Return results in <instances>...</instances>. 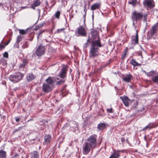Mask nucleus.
<instances>
[{
	"label": "nucleus",
	"instance_id": "obj_15",
	"mask_svg": "<svg viewBox=\"0 0 158 158\" xmlns=\"http://www.w3.org/2000/svg\"><path fill=\"white\" fill-rule=\"evenodd\" d=\"M44 144H47L50 142L51 139V137L49 135H46L44 136Z\"/></svg>",
	"mask_w": 158,
	"mask_h": 158
},
{
	"label": "nucleus",
	"instance_id": "obj_30",
	"mask_svg": "<svg viewBox=\"0 0 158 158\" xmlns=\"http://www.w3.org/2000/svg\"><path fill=\"white\" fill-rule=\"evenodd\" d=\"M128 3L132 5L133 6H135L137 4V1L136 0H129Z\"/></svg>",
	"mask_w": 158,
	"mask_h": 158
},
{
	"label": "nucleus",
	"instance_id": "obj_24",
	"mask_svg": "<svg viewBox=\"0 0 158 158\" xmlns=\"http://www.w3.org/2000/svg\"><path fill=\"white\" fill-rule=\"evenodd\" d=\"M146 73L147 74L148 77H152V78L153 77V76H155V75L157 74L154 71H151L149 73Z\"/></svg>",
	"mask_w": 158,
	"mask_h": 158
},
{
	"label": "nucleus",
	"instance_id": "obj_20",
	"mask_svg": "<svg viewBox=\"0 0 158 158\" xmlns=\"http://www.w3.org/2000/svg\"><path fill=\"white\" fill-rule=\"evenodd\" d=\"M35 78V76L33 74H29L27 77V79L28 81H30Z\"/></svg>",
	"mask_w": 158,
	"mask_h": 158
},
{
	"label": "nucleus",
	"instance_id": "obj_43",
	"mask_svg": "<svg viewBox=\"0 0 158 158\" xmlns=\"http://www.w3.org/2000/svg\"><path fill=\"white\" fill-rule=\"evenodd\" d=\"M106 110L107 112L110 113H112L113 112V109L112 108H110V109H106Z\"/></svg>",
	"mask_w": 158,
	"mask_h": 158
},
{
	"label": "nucleus",
	"instance_id": "obj_26",
	"mask_svg": "<svg viewBox=\"0 0 158 158\" xmlns=\"http://www.w3.org/2000/svg\"><path fill=\"white\" fill-rule=\"evenodd\" d=\"M6 152L3 150H0V158H6Z\"/></svg>",
	"mask_w": 158,
	"mask_h": 158
},
{
	"label": "nucleus",
	"instance_id": "obj_54",
	"mask_svg": "<svg viewBox=\"0 0 158 158\" xmlns=\"http://www.w3.org/2000/svg\"><path fill=\"white\" fill-rule=\"evenodd\" d=\"M32 120V119H30L29 120H28L27 121V122H28L29 121H31V120Z\"/></svg>",
	"mask_w": 158,
	"mask_h": 158
},
{
	"label": "nucleus",
	"instance_id": "obj_27",
	"mask_svg": "<svg viewBox=\"0 0 158 158\" xmlns=\"http://www.w3.org/2000/svg\"><path fill=\"white\" fill-rule=\"evenodd\" d=\"M152 80L154 83L158 84V74L155 75V76H153L152 78Z\"/></svg>",
	"mask_w": 158,
	"mask_h": 158
},
{
	"label": "nucleus",
	"instance_id": "obj_60",
	"mask_svg": "<svg viewBox=\"0 0 158 158\" xmlns=\"http://www.w3.org/2000/svg\"><path fill=\"white\" fill-rule=\"evenodd\" d=\"M71 71H72V69H70V72H71Z\"/></svg>",
	"mask_w": 158,
	"mask_h": 158
},
{
	"label": "nucleus",
	"instance_id": "obj_22",
	"mask_svg": "<svg viewBox=\"0 0 158 158\" xmlns=\"http://www.w3.org/2000/svg\"><path fill=\"white\" fill-rule=\"evenodd\" d=\"M106 125L104 123H100L98 126V128L100 130H102L104 129Z\"/></svg>",
	"mask_w": 158,
	"mask_h": 158
},
{
	"label": "nucleus",
	"instance_id": "obj_25",
	"mask_svg": "<svg viewBox=\"0 0 158 158\" xmlns=\"http://www.w3.org/2000/svg\"><path fill=\"white\" fill-rule=\"evenodd\" d=\"M130 64L134 66H139L141 64L137 62L134 59H132L131 60L130 62Z\"/></svg>",
	"mask_w": 158,
	"mask_h": 158
},
{
	"label": "nucleus",
	"instance_id": "obj_45",
	"mask_svg": "<svg viewBox=\"0 0 158 158\" xmlns=\"http://www.w3.org/2000/svg\"><path fill=\"white\" fill-rule=\"evenodd\" d=\"M86 11H87V10L86 9V8H85H85L84 10V11L85 12V14H84V16H83L84 18V22H85V16H86Z\"/></svg>",
	"mask_w": 158,
	"mask_h": 158
},
{
	"label": "nucleus",
	"instance_id": "obj_35",
	"mask_svg": "<svg viewBox=\"0 0 158 158\" xmlns=\"http://www.w3.org/2000/svg\"><path fill=\"white\" fill-rule=\"evenodd\" d=\"M44 30H40L37 33V39H38L40 37V35L41 34L43 33H44L45 31Z\"/></svg>",
	"mask_w": 158,
	"mask_h": 158
},
{
	"label": "nucleus",
	"instance_id": "obj_59",
	"mask_svg": "<svg viewBox=\"0 0 158 158\" xmlns=\"http://www.w3.org/2000/svg\"><path fill=\"white\" fill-rule=\"evenodd\" d=\"M66 85H65L64 86V88L65 87H66Z\"/></svg>",
	"mask_w": 158,
	"mask_h": 158
},
{
	"label": "nucleus",
	"instance_id": "obj_41",
	"mask_svg": "<svg viewBox=\"0 0 158 158\" xmlns=\"http://www.w3.org/2000/svg\"><path fill=\"white\" fill-rule=\"evenodd\" d=\"M22 127H19L18 129H15L13 133H15L16 132L19 131L21 130L22 129Z\"/></svg>",
	"mask_w": 158,
	"mask_h": 158
},
{
	"label": "nucleus",
	"instance_id": "obj_2",
	"mask_svg": "<svg viewBox=\"0 0 158 158\" xmlns=\"http://www.w3.org/2000/svg\"><path fill=\"white\" fill-rule=\"evenodd\" d=\"M143 15L141 13L137 12L135 11H133L131 13V19L132 21V25L135 27L136 28V24L137 23V21L142 19Z\"/></svg>",
	"mask_w": 158,
	"mask_h": 158
},
{
	"label": "nucleus",
	"instance_id": "obj_32",
	"mask_svg": "<svg viewBox=\"0 0 158 158\" xmlns=\"http://www.w3.org/2000/svg\"><path fill=\"white\" fill-rule=\"evenodd\" d=\"M119 154L115 152H114L110 157L109 158H118L119 156Z\"/></svg>",
	"mask_w": 158,
	"mask_h": 158
},
{
	"label": "nucleus",
	"instance_id": "obj_48",
	"mask_svg": "<svg viewBox=\"0 0 158 158\" xmlns=\"http://www.w3.org/2000/svg\"><path fill=\"white\" fill-rule=\"evenodd\" d=\"M5 48V46L0 44V49H3Z\"/></svg>",
	"mask_w": 158,
	"mask_h": 158
},
{
	"label": "nucleus",
	"instance_id": "obj_33",
	"mask_svg": "<svg viewBox=\"0 0 158 158\" xmlns=\"http://www.w3.org/2000/svg\"><path fill=\"white\" fill-rule=\"evenodd\" d=\"M66 79H62L59 81H58L56 82V85H59L64 83Z\"/></svg>",
	"mask_w": 158,
	"mask_h": 158
},
{
	"label": "nucleus",
	"instance_id": "obj_53",
	"mask_svg": "<svg viewBox=\"0 0 158 158\" xmlns=\"http://www.w3.org/2000/svg\"><path fill=\"white\" fill-rule=\"evenodd\" d=\"M123 140H124V138H122L121 139L122 141H123Z\"/></svg>",
	"mask_w": 158,
	"mask_h": 158
},
{
	"label": "nucleus",
	"instance_id": "obj_31",
	"mask_svg": "<svg viewBox=\"0 0 158 158\" xmlns=\"http://www.w3.org/2000/svg\"><path fill=\"white\" fill-rule=\"evenodd\" d=\"M45 24V23L44 22L43 23H40L38 25L36 26L35 29L36 30H37L40 29V28L42 27Z\"/></svg>",
	"mask_w": 158,
	"mask_h": 158
},
{
	"label": "nucleus",
	"instance_id": "obj_13",
	"mask_svg": "<svg viewBox=\"0 0 158 158\" xmlns=\"http://www.w3.org/2000/svg\"><path fill=\"white\" fill-rule=\"evenodd\" d=\"M120 98L122 100L125 106H129L128 101H130V99L127 96L124 95L122 97H121Z\"/></svg>",
	"mask_w": 158,
	"mask_h": 158
},
{
	"label": "nucleus",
	"instance_id": "obj_42",
	"mask_svg": "<svg viewBox=\"0 0 158 158\" xmlns=\"http://www.w3.org/2000/svg\"><path fill=\"white\" fill-rule=\"evenodd\" d=\"M3 56L4 57L8 58V54L7 52H5L3 54Z\"/></svg>",
	"mask_w": 158,
	"mask_h": 158
},
{
	"label": "nucleus",
	"instance_id": "obj_7",
	"mask_svg": "<svg viewBox=\"0 0 158 158\" xmlns=\"http://www.w3.org/2000/svg\"><path fill=\"white\" fill-rule=\"evenodd\" d=\"M75 33L77 36H85L87 33L85 30L82 26L77 28Z\"/></svg>",
	"mask_w": 158,
	"mask_h": 158
},
{
	"label": "nucleus",
	"instance_id": "obj_9",
	"mask_svg": "<svg viewBox=\"0 0 158 158\" xmlns=\"http://www.w3.org/2000/svg\"><path fill=\"white\" fill-rule=\"evenodd\" d=\"M67 73V69L66 66H64L61 69L59 76L62 79H66Z\"/></svg>",
	"mask_w": 158,
	"mask_h": 158
},
{
	"label": "nucleus",
	"instance_id": "obj_52",
	"mask_svg": "<svg viewBox=\"0 0 158 158\" xmlns=\"http://www.w3.org/2000/svg\"><path fill=\"white\" fill-rule=\"evenodd\" d=\"M10 40H9L6 43V44H5V45H7L10 42Z\"/></svg>",
	"mask_w": 158,
	"mask_h": 158
},
{
	"label": "nucleus",
	"instance_id": "obj_58",
	"mask_svg": "<svg viewBox=\"0 0 158 158\" xmlns=\"http://www.w3.org/2000/svg\"><path fill=\"white\" fill-rule=\"evenodd\" d=\"M146 137V136H145V137H144V138L145 139Z\"/></svg>",
	"mask_w": 158,
	"mask_h": 158
},
{
	"label": "nucleus",
	"instance_id": "obj_16",
	"mask_svg": "<svg viewBox=\"0 0 158 158\" xmlns=\"http://www.w3.org/2000/svg\"><path fill=\"white\" fill-rule=\"evenodd\" d=\"M46 84L48 85L51 86L53 87L54 82V81L52 78L50 77H49L46 79Z\"/></svg>",
	"mask_w": 158,
	"mask_h": 158
},
{
	"label": "nucleus",
	"instance_id": "obj_61",
	"mask_svg": "<svg viewBox=\"0 0 158 158\" xmlns=\"http://www.w3.org/2000/svg\"><path fill=\"white\" fill-rule=\"evenodd\" d=\"M120 152H123V151L122 150H121L120 151Z\"/></svg>",
	"mask_w": 158,
	"mask_h": 158
},
{
	"label": "nucleus",
	"instance_id": "obj_6",
	"mask_svg": "<svg viewBox=\"0 0 158 158\" xmlns=\"http://www.w3.org/2000/svg\"><path fill=\"white\" fill-rule=\"evenodd\" d=\"M46 51V46L41 44L37 48L35 54L38 56H41L44 54Z\"/></svg>",
	"mask_w": 158,
	"mask_h": 158
},
{
	"label": "nucleus",
	"instance_id": "obj_3",
	"mask_svg": "<svg viewBox=\"0 0 158 158\" xmlns=\"http://www.w3.org/2000/svg\"><path fill=\"white\" fill-rule=\"evenodd\" d=\"M23 76L24 75L20 72H17L13 74L10 75L9 79L11 81L16 83L22 80Z\"/></svg>",
	"mask_w": 158,
	"mask_h": 158
},
{
	"label": "nucleus",
	"instance_id": "obj_1",
	"mask_svg": "<svg viewBox=\"0 0 158 158\" xmlns=\"http://www.w3.org/2000/svg\"><path fill=\"white\" fill-rule=\"evenodd\" d=\"M92 37L94 39L98 38V39L91 41L89 51V57L94 59L99 55V48L102 47L97 31L93 30L91 31Z\"/></svg>",
	"mask_w": 158,
	"mask_h": 158
},
{
	"label": "nucleus",
	"instance_id": "obj_40",
	"mask_svg": "<svg viewBox=\"0 0 158 158\" xmlns=\"http://www.w3.org/2000/svg\"><path fill=\"white\" fill-rule=\"evenodd\" d=\"M22 116L16 117L15 119L16 122H19Z\"/></svg>",
	"mask_w": 158,
	"mask_h": 158
},
{
	"label": "nucleus",
	"instance_id": "obj_23",
	"mask_svg": "<svg viewBox=\"0 0 158 158\" xmlns=\"http://www.w3.org/2000/svg\"><path fill=\"white\" fill-rule=\"evenodd\" d=\"M146 73L147 74L148 77H152V78L153 77V76H155V75L157 74L154 71H151L149 73Z\"/></svg>",
	"mask_w": 158,
	"mask_h": 158
},
{
	"label": "nucleus",
	"instance_id": "obj_44",
	"mask_svg": "<svg viewBox=\"0 0 158 158\" xmlns=\"http://www.w3.org/2000/svg\"><path fill=\"white\" fill-rule=\"evenodd\" d=\"M148 15L147 14H145L144 15H143V17L144 19H143V21H146L147 20V17Z\"/></svg>",
	"mask_w": 158,
	"mask_h": 158
},
{
	"label": "nucleus",
	"instance_id": "obj_56",
	"mask_svg": "<svg viewBox=\"0 0 158 158\" xmlns=\"http://www.w3.org/2000/svg\"><path fill=\"white\" fill-rule=\"evenodd\" d=\"M99 114V115H101V116H103V115H102V114Z\"/></svg>",
	"mask_w": 158,
	"mask_h": 158
},
{
	"label": "nucleus",
	"instance_id": "obj_55",
	"mask_svg": "<svg viewBox=\"0 0 158 158\" xmlns=\"http://www.w3.org/2000/svg\"><path fill=\"white\" fill-rule=\"evenodd\" d=\"M141 49H142V50L144 51L143 49L142 48V47L141 46Z\"/></svg>",
	"mask_w": 158,
	"mask_h": 158
},
{
	"label": "nucleus",
	"instance_id": "obj_18",
	"mask_svg": "<svg viewBox=\"0 0 158 158\" xmlns=\"http://www.w3.org/2000/svg\"><path fill=\"white\" fill-rule=\"evenodd\" d=\"M31 158H38L39 156L38 152L36 151L31 152Z\"/></svg>",
	"mask_w": 158,
	"mask_h": 158
},
{
	"label": "nucleus",
	"instance_id": "obj_8",
	"mask_svg": "<svg viewBox=\"0 0 158 158\" xmlns=\"http://www.w3.org/2000/svg\"><path fill=\"white\" fill-rule=\"evenodd\" d=\"M145 7L151 9L155 6V3L153 0H144L143 2Z\"/></svg>",
	"mask_w": 158,
	"mask_h": 158
},
{
	"label": "nucleus",
	"instance_id": "obj_17",
	"mask_svg": "<svg viewBox=\"0 0 158 158\" xmlns=\"http://www.w3.org/2000/svg\"><path fill=\"white\" fill-rule=\"evenodd\" d=\"M158 23L155 24L152 28L150 34L151 36H152L156 33V31L157 27V26Z\"/></svg>",
	"mask_w": 158,
	"mask_h": 158
},
{
	"label": "nucleus",
	"instance_id": "obj_5",
	"mask_svg": "<svg viewBox=\"0 0 158 158\" xmlns=\"http://www.w3.org/2000/svg\"><path fill=\"white\" fill-rule=\"evenodd\" d=\"M86 142L95 148L97 145L96 135L95 134L91 135L88 138Z\"/></svg>",
	"mask_w": 158,
	"mask_h": 158
},
{
	"label": "nucleus",
	"instance_id": "obj_34",
	"mask_svg": "<svg viewBox=\"0 0 158 158\" xmlns=\"http://www.w3.org/2000/svg\"><path fill=\"white\" fill-rule=\"evenodd\" d=\"M127 49H126L123 51V54H122V56H121V59H122V60H124V58H125V57L126 56V54L127 53Z\"/></svg>",
	"mask_w": 158,
	"mask_h": 158
},
{
	"label": "nucleus",
	"instance_id": "obj_49",
	"mask_svg": "<svg viewBox=\"0 0 158 158\" xmlns=\"http://www.w3.org/2000/svg\"><path fill=\"white\" fill-rule=\"evenodd\" d=\"M19 155L18 154L16 153L14 156V158H18Z\"/></svg>",
	"mask_w": 158,
	"mask_h": 158
},
{
	"label": "nucleus",
	"instance_id": "obj_46",
	"mask_svg": "<svg viewBox=\"0 0 158 158\" xmlns=\"http://www.w3.org/2000/svg\"><path fill=\"white\" fill-rule=\"evenodd\" d=\"M27 42H26L25 43V44H23V48H26L28 47V45H27Z\"/></svg>",
	"mask_w": 158,
	"mask_h": 158
},
{
	"label": "nucleus",
	"instance_id": "obj_37",
	"mask_svg": "<svg viewBox=\"0 0 158 158\" xmlns=\"http://www.w3.org/2000/svg\"><path fill=\"white\" fill-rule=\"evenodd\" d=\"M22 36L20 35H19L17 38L16 43L19 44L22 41Z\"/></svg>",
	"mask_w": 158,
	"mask_h": 158
},
{
	"label": "nucleus",
	"instance_id": "obj_47",
	"mask_svg": "<svg viewBox=\"0 0 158 158\" xmlns=\"http://www.w3.org/2000/svg\"><path fill=\"white\" fill-rule=\"evenodd\" d=\"M64 28H61V29H58L57 30V33H60L62 31L64 30Z\"/></svg>",
	"mask_w": 158,
	"mask_h": 158
},
{
	"label": "nucleus",
	"instance_id": "obj_10",
	"mask_svg": "<svg viewBox=\"0 0 158 158\" xmlns=\"http://www.w3.org/2000/svg\"><path fill=\"white\" fill-rule=\"evenodd\" d=\"M42 90L44 93H48L50 92L52 89L53 87L48 85L44 83L42 85Z\"/></svg>",
	"mask_w": 158,
	"mask_h": 158
},
{
	"label": "nucleus",
	"instance_id": "obj_29",
	"mask_svg": "<svg viewBox=\"0 0 158 158\" xmlns=\"http://www.w3.org/2000/svg\"><path fill=\"white\" fill-rule=\"evenodd\" d=\"M153 127L152 124L151 123H150L148 125L144 127L142 130V131H144L146 129H150Z\"/></svg>",
	"mask_w": 158,
	"mask_h": 158
},
{
	"label": "nucleus",
	"instance_id": "obj_28",
	"mask_svg": "<svg viewBox=\"0 0 158 158\" xmlns=\"http://www.w3.org/2000/svg\"><path fill=\"white\" fill-rule=\"evenodd\" d=\"M40 1L39 0H36L34 3V4L32 6V8L35 9L34 7H36L40 5Z\"/></svg>",
	"mask_w": 158,
	"mask_h": 158
},
{
	"label": "nucleus",
	"instance_id": "obj_12",
	"mask_svg": "<svg viewBox=\"0 0 158 158\" xmlns=\"http://www.w3.org/2000/svg\"><path fill=\"white\" fill-rule=\"evenodd\" d=\"M132 77V75L131 74L129 73L123 77L122 79L123 81L126 82H129Z\"/></svg>",
	"mask_w": 158,
	"mask_h": 158
},
{
	"label": "nucleus",
	"instance_id": "obj_51",
	"mask_svg": "<svg viewBox=\"0 0 158 158\" xmlns=\"http://www.w3.org/2000/svg\"><path fill=\"white\" fill-rule=\"evenodd\" d=\"M19 89V88L18 87H15V88L13 89V90H14V91H16L18 89Z\"/></svg>",
	"mask_w": 158,
	"mask_h": 158
},
{
	"label": "nucleus",
	"instance_id": "obj_57",
	"mask_svg": "<svg viewBox=\"0 0 158 158\" xmlns=\"http://www.w3.org/2000/svg\"><path fill=\"white\" fill-rule=\"evenodd\" d=\"M56 80H59V78H56Z\"/></svg>",
	"mask_w": 158,
	"mask_h": 158
},
{
	"label": "nucleus",
	"instance_id": "obj_36",
	"mask_svg": "<svg viewBox=\"0 0 158 158\" xmlns=\"http://www.w3.org/2000/svg\"><path fill=\"white\" fill-rule=\"evenodd\" d=\"M89 39L88 38L86 42L83 45V47L84 48H87L89 44Z\"/></svg>",
	"mask_w": 158,
	"mask_h": 158
},
{
	"label": "nucleus",
	"instance_id": "obj_39",
	"mask_svg": "<svg viewBox=\"0 0 158 158\" xmlns=\"http://www.w3.org/2000/svg\"><path fill=\"white\" fill-rule=\"evenodd\" d=\"M60 15V12L59 11H57L55 14V17L57 19H59Z\"/></svg>",
	"mask_w": 158,
	"mask_h": 158
},
{
	"label": "nucleus",
	"instance_id": "obj_4",
	"mask_svg": "<svg viewBox=\"0 0 158 158\" xmlns=\"http://www.w3.org/2000/svg\"><path fill=\"white\" fill-rule=\"evenodd\" d=\"M94 148H95L90 144L85 142L83 144L82 153L83 154L87 155Z\"/></svg>",
	"mask_w": 158,
	"mask_h": 158
},
{
	"label": "nucleus",
	"instance_id": "obj_11",
	"mask_svg": "<svg viewBox=\"0 0 158 158\" xmlns=\"http://www.w3.org/2000/svg\"><path fill=\"white\" fill-rule=\"evenodd\" d=\"M69 125L70 129L73 131H75L76 130H78V124L77 123L74 121H72L70 122Z\"/></svg>",
	"mask_w": 158,
	"mask_h": 158
},
{
	"label": "nucleus",
	"instance_id": "obj_14",
	"mask_svg": "<svg viewBox=\"0 0 158 158\" xmlns=\"http://www.w3.org/2000/svg\"><path fill=\"white\" fill-rule=\"evenodd\" d=\"M28 63V61L26 59H24L22 61V63L20 64L19 68L20 71L23 70V69L25 67L26 65H27Z\"/></svg>",
	"mask_w": 158,
	"mask_h": 158
},
{
	"label": "nucleus",
	"instance_id": "obj_21",
	"mask_svg": "<svg viewBox=\"0 0 158 158\" xmlns=\"http://www.w3.org/2000/svg\"><path fill=\"white\" fill-rule=\"evenodd\" d=\"M133 37H134V39H132V42L135 44H137L138 42V35L137 31H136V35Z\"/></svg>",
	"mask_w": 158,
	"mask_h": 158
},
{
	"label": "nucleus",
	"instance_id": "obj_38",
	"mask_svg": "<svg viewBox=\"0 0 158 158\" xmlns=\"http://www.w3.org/2000/svg\"><path fill=\"white\" fill-rule=\"evenodd\" d=\"M19 33L20 34L24 35L26 34L27 31L24 30H19Z\"/></svg>",
	"mask_w": 158,
	"mask_h": 158
},
{
	"label": "nucleus",
	"instance_id": "obj_19",
	"mask_svg": "<svg viewBox=\"0 0 158 158\" xmlns=\"http://www.w3.org/2000/svg\"><path fill=\"white\" fill-rule=\"evenodd\" d=\"M100 6V4L99 3H95L91 7V10H94L97 9L99 8Z\"/></svg>",
	"mask_w": 158,
	"mask_h": 158
},
{
	"label": "nucleus",
	"instance_id": "obj_50",
	"mask_svg": "<svg viewBox=\"0 0 158 158\" xmlns=\"http://www.w3.org/2000/svg\"><path fill=\"white\" fill-rule=\"evenodd\" d=\"M138 55L142 57V52L141 51H139L138 53Z\"/></svg>",
	"mask_w": 158,
	"mask_h": 158
}]
</instances>
